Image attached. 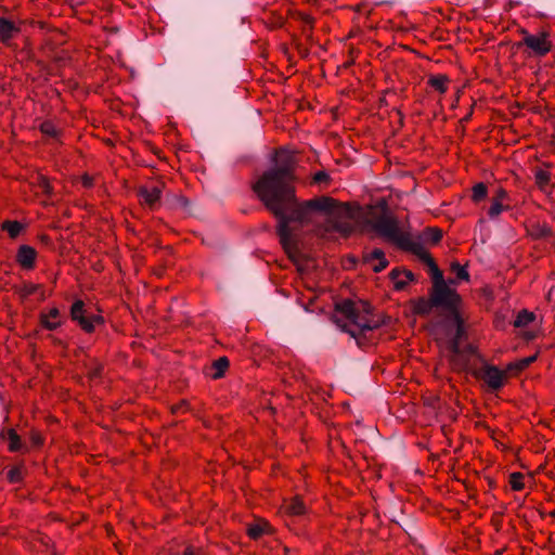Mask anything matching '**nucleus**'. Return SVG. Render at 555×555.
<instances>
[{
	"instance_id": "1",
	"label": "nucleus",
	"mask_w": 555,
	"mask_h": 555,
	"mask_svg": "<svg viewBox=\"0 0 555 555\" xmlns=\"http://www.w3.org/2000/svg\"><path fill=\"white\" fill-rule=\"evenodd\" d=\"M297 157L294 152L280 149V243L288 258L299 261L298 241L287 234V228L292 224L295 229L306 222L312 202L300 203L295 196L293 181Z\"/></svg>"
},
{
	"instance_id": "2",
	"label": "nucleus",
	"mask_w": 555,
	"mask_h": 555,
	"mask_svg": "<svg viewBox=\"0 0 555 555\" xmlns=\"http://www.w3.org/2000/svg\"><path fill=\"white\" fill-rule=\"evenodd\" d=\"M347 215L352 219L361 220L363 225L400 248L417 255L428 266L431 274V263H436L435 260L420 242L400 228L397 219L389 214L386 202H378L364 209L357 207L353 210H348Z\"/></svg>"
},
{
	"instance_id": "3",
	"label": "nucleus",
	"mask_w": 555,
	"mask_h": 555,
	"mask_svg": "<svg viewBox=\"0 0 555 555\" xmlns=\"http://www.w3.org/2000/svg\"><path fill=\"white\" fill-rule=\"evenodd\" d=\"M336 311L348 321V324L341 325V328L350 333L352 337L365 331L377 328L383 323L372 314L371 306L364 301L343 300L336 304Z\"/></svg>"
},
{
	"instance_id": "4",
	"label": "nucleus",
	"mask_w": 555,
	"mask_h": 555,
	"mask_svg": "<svg viewBox=\"0 0 555 555\" xmlns=\"http://www.w3.org/2000/svg\"><path fill=\"white\" fill-rule=\"evenodd\" d=\"M431 280L433 291L430 293L434 304L436 307L442 308L443 310L451 313L457 323V333L461 334L462 320L460 318L459 308L461 305V297L455 289L451 288L449 284H455V281L450 280L447 283L443 280L441 270L436 263H431Z\"/></svg>"
},
{
	"instance_id": "5",
	"label": "nucleus",
	"mask_w": 555,
	"mask_h": 555,
	"mask_svg": "<svg viewBox=\"0 0 555 555\" xmlns=\"http://www.w3.org/2000/svg\"><path fill=\"white\" fill-rule=\"evenodd\" d=\"M271 158V168L261 176L254 190L266 208L278 218V149L272 150Z\"/></svg>"
},
{
	"instance_id": "6",
	"label": "nucleus",
	"mask_w": 555,
	"mask_h": 555,
	"mask_svg": "<svg viewBox=\"0 0 555 555\" xmlns=\"http://www.w3.org/2000/svg\"><path fill=\"white\" fill-rule=\"evenodd\" d=\"M522 43L537 56H544L551 52L553 43L548 31L541 30L537 34H530L522 30Z\"/></svg>"
},
{
	"instance_id": "7",
	"label": "nucleus",
	"mask_w": 555,
	"mask_h": 555,
	"mask_svg": "<svg viewBox=\"0 0 555 555\" xmlns=\"http://www.w3.org/2000/svg\"><path fill=\"white\" fill-rule=\"evenodd\" d=\"M477 377L485 382L488 388L492 391L501 389L508 379L506 371L491 364H485L479 370Z\"/></svg>"
},
{
	"instance_id": "8",
	"label": "nucleus",
	"mask_w": 555,
	"mask_h": 555,
	"mask_svg": "<svg viewBox=\"0 0 555 555\" xmlns=\"http://www.w3.org/2000/svg\"><path fill=\"white\" fill-rule=\"evenodd\" d=\"M70 315L73 320L77 321L79 325L88 333H91L94 330L95 324L103 322L102 317L90 314L85 309V304L81 300H77L73 304Z\"/></svg>"
},
{
	"instance_id": "9",
	"label": "nucleus",
	"mask_w": 555,
	"mask_h": 555,
	"mask_svg": "<svg viewBox=\"0 0 555 555\" xmlns=\"http://www.w3.org/2000/svg\"><path fill=\"white\" fill-rule=\"evenodd\" d=\"M508 199L509 197L506 190L499 188L492 197L491 206L488 210L489 218L494 219L499 217L503 211L508 210L511 208L507 204Z\"/></svg>"
},
{
	"instance_id": "10",
	"label": "nucleus",
	"mask_w": 555,
	"mask_h": 555,
	"mask_svg": "<svg viewBox=\"0 0 555 555\" xmlns=\"http://www.w3.org/2000/svg\"><path fill=\"white\" fill-rule=\"evenodd\" d=\"M162 189L158 185L152 186H140L138 190V196L140 201L146 204L150 208H154L160 199Z\"/></svg>"
},
{
	"instance_id": "11",
	"label": "nucleus",
	"mask_w": 555,
	"mask_h": 555,
	"mask_svg": "<svg viewBox=\"0 0 555 555\" xmlns=\"http://www.w3.org/2000/svg\"><path fill=\"white\" fill-rule=\"evenodd\" d=\"M390 279L395 289L402 291L414 281V274L409 270L393 269L390 272Z\"/></svg>"
},
{
	"instance_id": "12",
	"label": "nucleus",
	"mask_w": 555,
	"mask_h": 555,
	"mask_svg": "<svg viewBox=\"0 0 555 555\" xmlns=\"http://www.w3.org/2000/svg\"><path fill=\"white\" fill-rule=\"evenodd\" d=\"M37 253L35 248L29 245H21L17 255L16 261L25 269H31L35 264Z\"/></svg>"
},
{
	"instance_id": "13",
	"label": "nucleus",
	"mask_w": 555,
	"mask_h": 555,
	"mask_svg": "<svg viewBox=\"0 0 555 555\" xmlns=\"http://www.w3.org/2000/svg\"><path fill=\"white\" fill-rule=\"evenodd\" d=\"M247 532L250 538L258 539L263 533H273L274 529L267 520L258 519L248 526Z\"/></svg>"
},
{
	"instance_id": "14",
	"label": "nucleus",
	"mask_w": 555,
	"mask_h": 555,
	"mask_svg": "<svg viewBox=\"0 0 555 555\" xmlns=\"http://www.w3.org/2000/svg\"><path fill=\"white\" fill-rule=\"evenodd\" d=\"M18 30V27L10 20L5 17L0 18V40L2 42H8Z\"/></svg>"
},
{
	"instance_id": "15",
	"label": "nucleus",
	"mask_w": 555,
	"mask_h": 555,
	"mask_svg": "<svg viewBox=\"0 0 555 555\" xmlns=\"http://www.w3.org/2000/svg\"><path fill=\"white\" fill-rule=\"evenodd\" d=\"M427 82L440 94H444L449 89L450 79L448 76L440 74L430 76Z\"/></svg>"
},
{
	"instance_id": "16",
	"label": "nucleus",
	"mask_w": 555,
	"mask_h": 555,
	"mask_svg": "<svg viewBox=\"0 0 555 555\" xmlns=\"http://www.w3.org/2000/svg\"><path fill=\"white\" fill-rule=\"evenodd\" d=\"M434 307L436 306L431 296L428 299L418 298L413 302V312L416 314H429Z\"/></svg>"
},
{
	"instance_id": "17",
	"label": "nucleus",
	"mask_w": 555,
	"mask_h": 555,
	"mask_svg": "<svg viewBox=\"0 0 555 555\" xmlns=\"http://www.w3.org/2000/svg\"><path fill=\"white\" fill-rule=\"evenodd\" d=\"M285 511L288 515L299 516L305 514L306 506L298 496H295L291 501L285 503Z\"/></svg>"
},
{
	"instance_id": "18",
	"label": "nucleus",
	"mask_w": 555,
	"mask_h": 555,
	"mask_svg": "<svg viewBox=\"0 0 555 555\" xmlns=\"http://www.w3.org/2000/svg\"><path fill=\"white\" fill-rule=\"evenodd\" d=\"M229 367V360L227 357H221L214 361L210 370V376L214 379L221 378L224 375L225 370Z\"/></svg>"
},
{
	"instance_id": "19",
	"label": "nucleus",
	"mask_w": 555,
	"mask_h": 555,
	"mask_svg": "<svg viewBox=\"0 0 555 555\" xmlns=\"http://www.w3.org/2000/svg\"><path fill=\"white\" fill-rule=\"evenodd\" d=\"M534 180L535 184L541 191L547 192V188L551 181V173L548 171L543 169L537 170L534 173Z\"/></svg>"
},
{
	"instance_id": "20",
	"label": "nucleus",
	"mask_w": 555,
	"mask_h": 555,
	"mask_svg": "<svg viewBox=\"0 0 555 555\" xmlns=\"http://www.w3.org/2000/svg\"><path fill=\"white\" fill-rule=\"evenodd\" d=\"M535 319V315L533 312H530L526 309L518 312L516 319L514 320V326L515 327H525L532 323Z\"/></svg>"
},
{
	"instance_id": "21",
	"label": "nucleus",
	"mask_w": 555,
	"mask_h": 555,
	"mask_svg": "<svg viewBox=\"0 0 555 555\" xmlns=\"http://www.w3.org/2000/svg\"><path fill=\"white\" fill-rule=\"evenodd\" d=\"M508 482L514 491H521L525 489V476L521 473H512L509 475Z\"/></svg>"
},
{
	"instance_id": "22",
	"label": "nucleus",
	"mask_w": 555,
	"mask_h": 555,
	"mask_svg": "<svg viewBox=\"0 0 555 555\" xmlns=\"http://www.w3.org/2000/svg\"><path fill=\"white\" fill-rule=\"evenodd\" d=\"M487 194H488L487 185L482 182L475 184L472 189V199L475 203H478V202L485 199Z\"/></svg>"
},
{
	"instance_id": "23",
	"label": "nucleus",
	"mask_w": 555,
	"mask_h": 555,
	"mask_svg": "<svg viewBox=\"0 0 555 555\" xmlns=\"http://www.w3.org/2000/svg\"><path fill=\"white\" fill-rule=\"evenodd\" d=\"M23 224L18 221H5L3 222L2 224V229L8 231V233L10 234V236L12 238H15L16 236H18V234L21 233V231L23 230Z\"/></svg>"
},
{
	"instance_id": "24",
	"label": "nucleus",
	"mask_w": 555,
	"mask_h": 555,
	"mask_svg": "<svg viewBox=\"0 0 555 555\" xmlns=\"http://www.w3.org/2000/svg\"><path fill=\"white\" fill-rule=\"evenodd\" d=\"M451 271L456 275L457 280L468 281L469 274L465 266L460 264L459 262L451 263Z\"/></svg>"
},
{
	"instance_id": "25",
	"label": "nucleus",
	"mask_w": 555,
	"mask_h": 555,
	"mask_svg": "<svg viewBox=\"0 0 555 555\" xmlns=\"http://www.w3.org/2000/svg\"><path fill=\"white\" fill-rule=\"evenodd\" d=\"M441 237H442L441 231L436 228H428L424 231V240L426 242L436 244L441 240Z\"/></svg>"
},
{
	"instance_id": "26",
	"label": "nucleus",
	"mask_w": 555,
	"mask_h": 555,
	"mask_svg": "<svg viewBox=\"0 0 555 555\" xmlns=\"http://www.w3.org/2000/svg\"><path fill=\"white\" fill-rule=\"evenodd\" d=\"M37 186L39 191L46 195H50L52 193V186L50 185L49 180L43 176L37 177Z\"/></svg>"
},
{
	"instance_id": "27",
	"label": "nucleus",
	"mask_w": 555,
	"mask_h": 555,
	"mask_svg": "<svg viewBox=\"0 0 555 555\" xmlns=\"http://www.w3.org/2000/svg\"><path fill=\"white\" fill-rule=\"evenodd\" d=\"M9 440H10V450L17 451L21 448V439L20 436L15 433V430L11 429L9 431Z\"/></svg>"
},
{
	"instance_id": "28",
	"label": "nucleus",
	"mask_w": 555,
	"mask_h": 555,
	"mask_svg": "<svg viewBox=\"0 0 555 555\" xmlns=\"http://www.w3.org/2000/svg\"><path fill=\"white\" fill-rule=\"evenodd\" d=\"M522 370H525V369H524L520 360L508 363L506 365V367L504 369V371H506L507 377H509L511 374H517V373L521 372Z\"/></svg>"
},
{
	"instance_id": "29",
	"label": "nucleus",
	"mask_w": 555,
	"mask_h": 555,
	"mask_svg": "<svg viewBox=\"0 0 555 555\" xmlns=\"http://www.w3.org/2000/svg\"><path fill=\"white\" fill-rule=\"evenodd\" d=\"M41 131L52 138H56L59 135V130L51 122H44L41 125Z\"/></svg>"
},
{
	"instance_id": "30",
	"label": "nucleus",
	"mask_w": 555,
	"mask_h": 555,
	"mask_svg": "<svg viewBox=\"0 0 555 555\" xmlns=\"http://www.w3.org/2000/svg\"><path fill=\"white\" fill-rule=\"evenodd\" d=\"M385 258V254L382 249L379 248H375L373 250H371L366 256H365V260L371 262V261H377L378 259H384Z\"/></svg>"
},
{
	"instance_id": "31",
	"label": "nucleus",
	"mask_w": 555,
	"mask_h": 555,
	"mask_svg": "<svg viewBox=\"0 0 555 555\" xmlns=\"http://www.w3.org/2000/svg\"><path fill=\"white\" fill-rule=\"evenodd\" d=\"M41 324L47 330L53 331L60 326L61 322L60 321H51L48 319V315L41 314Z\"/></svg>"
},
{
	"instance_id": "32",
	"label": "nucleus",
	"mask_w": 555,
	"mask_h": 555,
	"mask_svg": "<svg viewBox=\"0 0 555 555\" xmlns=\"http://www.w3.org/2000/svg\"><path fill=\"white\" fill-rule=\"evenodd\" d=\"M333 229L337 232L341 233L344 236H348L352 232V227L349 224H341L338 222H335L333 224Z\"/></svg>"
},
{
	"instance_id": "33",
	"label": "nucleus",
	"mask_w": 555,
	"mask_h": 555,
	"mask_svg": "<svg viewBox=\"0 0 555 555\" xmlns=\"http://www.w3.org/2000/svg\"><path fill=\"white\" fill-rule=\"evenodd\" d=\"M8 478L11 482H18L22 479V473L18 467H13L8 473Z\"/></svg>"
},
{
	"instance_id": "34",
	"label": "nucleus",
	"mask_w": 555,
	"mask_h": 555,
	"mask_svg": "<svg viewBox=\"0 0 555 555\" xmlns=\"http://www.w3.org/2000/svg\"><path fill=\"white\" fill-rule=\"evenodd\" d=\"M330 180V176L326 171H318L313 176V181L317 183L327 182Z\"/></svg>"
},
{
	"instance_id": "35",
	"label": "nucleus",
	"mask_w": 555,
	"mask_h": 555,
	"mask_svg": "<svg viewBox=\"0 0 555 555\" xmlns=\"http://www.w3.org/2000/svg\"><path fill=\"white\" fill-rule=\"evenodd\" d=\"M388 266V261L386 258L384 259H378L377 260V263L376 264H373V270L375 272H380L383 271L386 267Z\"/></svg>"
},
{
	"instance_id": "36",
	"label": "nucleus",
	"mask_w": 555,
	"mask_h": 555,
	"mask_svg": "<svg viewBox=\"0 0 555 555\" xmlns=\"http://www.w3.org/2000/svg\"><path fill=\"white\" fill-rule=\"evenodd\" d=\"M47 315H48V319H49V320H50V319L56 320V319L60 317V311H59V309H57V308H52V309L50 310L49 314H47Z\"/></svg>"
},
{
	"instance_id": "37",
	"label": "nucleus",
	"mask_w": 555,
	"mask_h": 555,
	"mask_svg": "<svg viewBox=\"0 0 555 555\" xmlns=\"http://www.w3.org/2000/svg\"><path fill=\"white\" fill-rule=\"evenodd\" d=\"M535 360V357H528V358H524L521 359V364L524 366V369L528 367L533 361Z\"/></svg>"
},
{
	"instance_id": "38",
	"label": "nucleus",
	"mask_w": 555,
	"mask_h": 555,
	"mask_svg": "<svg viewBox=\"0 0 555 555\" xmlns=\"http://www.w3.org/2000/svg\"><path fill=\"white\" fill-rule=\"evenodd\" d=\"M451 349H452V352L454 353V356H456V354H457V352H459V345H457V341H453V343H452Z\"/></svg>"
},
{
	"instance_id": "39",
	"label": "nucleus",
	"mask_w": 555,
	"mask_h": 555,
	"mask_svg": "<svg viewBox=\"0 0 555 555\" xmlns=\"http://www.w3.org/2000/svg\"><path fill=\"white\" fill-rule=\"evenodd\" d=\"M184 555H194V552L191 548H186Z\"/></svg>"
},
{
	"instance_id": "40",
	"label": "nucleus",
	"mask_w": 555,
	"mask_h": 555,
	"mask_svg": "<svg viewBox=\"0 0 555 555\" xmlns=\"http://www.w3.org/2000/svg\"><path fill=\"white\" fill-rule=\"evenodd\" d=\"M181 203L183 206H188L189 205V201L186 198H181Z\"/></svg>"
},
{
	"instance_id": "41",
	"label": "nucleus",
	"mask_w": 555,
	"mask_h": 555,
	"mask_svg": "<svg viewBox=\"0 0 555 555\" xmlns=\"http://www.w3.org/2000/svg\"><path fill=\"white\" fill-rule=\"evenodd\" d=\"M37 289V286H31L30 289L28 291L29 294H33L35 291Z\"/></svg>"
},
{
	"instance_id": "42",
	"label": "nucleus",
	"mask_w": 555,
	"mask_h": 555,
	"mask_svg": "<svg viewBox=\"0 0 555 555\" xmlns=\"http://www.w3.org/2000/svg\"><path fill=\"white\" fill-rule=\"evenodd\" d=\"M35 443H36V444H40V443H41L40 438H35Z\"/></svg>"
}]
</instances>
